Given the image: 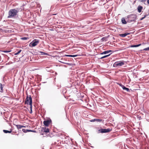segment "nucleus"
Returning a JSON list of instances; mask_svg holds the SVG:
<instances>
[{"label":"nucleus","mask_w":149,"mask_h":149,"mask_svg":"<svg viewBox=\"0 0 149 149\" xmlns=\"http://www.w3.org/2000/svg\"><path fill=\"white\" fill-rule=\"evenodd\" d=\"M112 130L111 129H101L98 130V133H104L109 132Z\"/></svg>","instance_id":"6"},{"label":"nucleus","mask_w":149,"mask_h":149,"mask_svg":"<svg viewBox=\"0 0 149 149\" xmlns=\"http://www.w3.org/2000/svg\"><path fill=\"white\" fill-rule=\"evenodd\" d=\"M25 104H31L32 103V100L31 96L29 95V96H27L26 99Z\"/></svg>","instance_id":"5"},{"label":"nucleus","mask_w":149,"mask_h":149,"mask_svg":"<svg viewBox=\"0 0 149 149\" xmlns=\"http://www.w3.org/2000/svg\"><path fill=\"white\" fill-rule=\"evenodd\" d=\"M119 85L123 88L124 90H126L127 92L129 91V89L125 87L124 85L121 84H119Z\"/></svg>","instance_id":"8"},{"label":"nucleus","mask_w":149,"mask_h":149,"mask_svg":"<svg viewBox=\"0 0 149 149\" xmlns=\"http://www.w3.org/2000/svg\"><path fill=\"white\" fill-rule=\"evenodd\" d=\"M141 44H138V45H132L130 47H138L139 46H140L141 45Z\"/></svg>","instance_id":"14"},{"label":"nucleus","mask_w":149,"mask_h":149,"mask_svg":"<svg viewBox=\"0 0 149 149\" xmlns=\"http://www.w3.org/2000/svg\"><path fill=\"white\" fill-rule=\"evenodd\" d=\"M32 109H31V111L30 112V113H32Z\"/></svg>","instance_id":"35"},{"label":"nucleus","mask_w":149,"mask_h":149,"mask_svg":"<svg viewBox=\"0 0 149 149\" xmlns=\"http://www.w3.org/2000/svg\"><path fill=\"white\" fill-rule=\"evenodd\" d=\"M39 40L36 39H34L29 44V46L31 47H35L39 43Z\"/></svg>","instance_id":"2"},{"label":"nucleus","mask_w":149,"mask_h":149,"mask_svg":"<svg viewBox=\"0 0 149 149\" xmlns=\"http://www.w3.org/2000/svg\"><path fill=\"white\" fill-rule=\"evenodd\" d=\"M65 56H67L70 57V55H65Z\"/></svg>","instance_id":"34"},{"label":"nucleus","mask_w":149,"mask_h":149,"mask_svg":"<svg viewBox=\"0 0 149 149\" xmlns=\"http://www.w3.org/2000/svg\"><path fill=\"white\" fill-rule=\"evenodd\" d=\"M22 131L24 132V133H26L27 132V130H25V129H23L22 130Z\"/></svg>","instance_id":"23"},{"label":"nucleus","mask_w":149,"mask_h":149,"mask_svg":"<svg viewBox=\"0 0 149 149\" xmlns=\"http://www.w3.org/2000/svg\"><path fill=\"white\" fill-rule=\"evenodd\" d=\"M146 17V16H145L144 17H142L141 19V20H142L143 19H144Z\"/></svg>","instance_id":"33"},{"label":"nucleus","mask_w":149,"mask_h":149,"mask_svg":"<svg viewBox=\"0 0 149 149\" xmlns=\"http://www.w3.org/2000/svg\"><path fill=\"white\" fill-rule=\"evenodd\" d=\"M21 39L23 40H26L28 39V38L26 37L22 38Z\"/></svg>","instance_id":"21"},{"label":"nucleus","mask_w":149,"mask_h":149,"mask_svg":"<svg viewBox=\"0 0 149 149\" xmlns=\"http://www.w3.org/2000/svg\"><path fill=\"white\" fill-rule=\"evenodd\" d=\"M3 85L2 84H0V89L1 90V92H2L3 91Z\"/></svg>","instance_id":"16"},{"label":"nucleus","mask_w":149,"mask_h":149,"mask_svg":"<svg viewBox=\"0 0 149 149\" xmlns=\"http://www.w3.org/2000/svg\"><path fill=\"white\" fill-rule=\"evenodd\" d=\"M15 126L18 129H20L22 127H26L25 126H22L20 125H16Z\"/></svg>","instance_id":"9"},{"label":"nucleus","mask_w":149,"mask_h":149,"mask_svg":"<svg viewBox=\"0 0 149 149\" xmlns=\"http://www.w3.org/2000/svg\"><path fill=\"white\" fill-rule=\"evenodd\" d=\"M121 22L123 24H126L127 23V22L125 20L124 18L123 17L121 19Z\"/></svg>","instance_id":"12"},{"label":"nucleus","mask_w":149,"mask_h":149,"mask_svg":"<svg viewBox=\"0 0 149 149\" xmlns=\"http://www.w3.org/2000/svg\"><path fill=\"white\" fill-rule=\"evenodd\" d=\"M18 12V11L15 9L10 10L8 12V18H13L15 17Z\"/></svg>","instance_id":"1"},{"label":"nucleus","mask_w":149,"mask_h":149,"mask_svg":"<svg viewBox=\"0 0 149 149\" xmlns=\"http://www.w3.org/2000/svg\"><path fill=\"white\" fill-rule=\"evenodd\" d=\"M10 51H3V52L5 53H7V52H9Z\"/></svg>","instance_id":"26"},{"label":"nucleus","mask_w":149,"mask_h":149,"mask_svg":"<svg viewBox=\"0 0 149 149\" xmlns=\"http://www.w3.org/2000/svg\"><path fill=\"white\" fill-rule=\"evenodd\" d=\"M144 51H149V47L144 48L143 49Z\"/></svg>","instance_id":"22"},{"label":"nucleus","mask_w":149,"mask_h":149,"mask_svg":"<svg viewBox=\"0 0 149 149\" xmlns=\"http://www.w3.org/2000/svg\"><path fill=\"white\" fill-rule=\"evenodd\" d=\"M139 1L140 2H143L146 1V0H139Z\"/></svg>","instance_id":"24"},{"label":"nucleus","mask_w":149,"mask_h":149,"mask_svg":"<svg viewBox=\"0 0 149 149\" xmlns=\"http://www.w3.org/2000/svg\"><path fill=\"white\" fill-rule=\"evenodd\" d=\"M128 19L127 22H134L136 20V16L135 15H131L128 16Z\"/></svg>","instance_id":"3"},{"label":"nucleus","mask_w":149,"mask_h":149,"mask_svg":"<svg viewBox=\"0 0 149 149\" xmlns=\"http://www.w3.org/2000/svg\"><path fill=\"white\" fill-rule=\"evenodd\" d=\"M3 132H4V133H11L12 131H8V130H3Z\"/></svg>","instance_id":"15"},{"label":"nucleus","mask_w":149,"mask_h":149,"mask_svg":"<svg viewBox=\"0 0 149 149\" xmlns=\"http://www.w3.org/2000/svg\"><path fill=\"white\" fill-rule=\"evenodd\" d=\"M142 9V7L141 6H139L138 7V11L140 13Z\"/></svg>","instance_id":"13"},{"label":"nucleus","mask_w":149,"mask_h":149,"mask_svg":"<svg viewBox=\"0 0 149 149\" xmlns=\"http://www.w3.org/2000/svg\"><path fill=\"white\" fill-rule=\"evenodd\" d=\"M31 132H36V131L35 130H31Z\"/></svg>","instance_id":"27"},{"label":"nucleus","mask_w":149,"mask_h":149,"mask_svg":"<svg viewBox=\"0 0 149 149\" xmlns=\"http://www.w3.org/2000/svg\"><path fill=\"white\" fill-rule=\"evenodd\" d=\"M43 55H47V54L46 53L43 52Z\"/></svg>","instance_id":"30"},{"label":"nucleus","mask_w":149,"mask_h":149,"mask_svg":"<svg viewBox=\"0 0 149 149\" xmlns=\"http://www.w3.org/2000/svg\"><path fill=\"white\" fill-rule=\"evenodd\" d=\"M21 51H22V50H20L19 51L17 52V53H16L15 54V55H18V54H19V53L21 52Z\"/></svg>","instance_id":"20"},{"label":"nucleus","mask_w":149,"mask_h":149,"mask_svg":"<svg viewBox=\"0 0 149 149\" xmlns=\"http://www.w3.org/2000/svg\"><path fill=\"white\" fill-rule=\"evenodd\" d=\"M27 132H31V130H27Z\"/></svg>","instance_id":"31"},{"label":"nucleus","mask_w":149,"mask_h":149,"mask_svg":"<svg viewBox=\"0 0 149 149\" xmlns=\"http://www.w3.org/2000/svg\"><path fill=\"white\" fill-rule=\"evenodd\" d=\"M130 34L129 33H125L124 34H119V35L120 36L122 37H125L126 36H127V35H128Z\"/></svg>","instance_id":"10"},{"label":"nucleus","mask_w":149,"mask_h":149,"mask_svg":"<svg viewBox=\"0 0 149 149\" xmlns=\"http://www.w3.org/2000/svg\"><path fill=\"white\" fill-rule=\"evenodd\" d=\"M44 132H49V129L48 128H45L44 130Z\"/></svg>","instance_id":"18"},{"label":"nucleus","mask_w":149,"mask_h":149,"mask_svg":"<svg viewBox=\"0 0 149 149\" xmlns=\"http://www.w3.org/2000/svg\"><path fill=\"white\" fill-rule=\"evenodd\" d=\"M91 121L92 122H94V121H95V119H93V120H91Z\"/></svg>","instance_id":"25"},{"label":"nucleus","mask_w":149,"mask_h":149,"mask_svg":"<svg viewBox=\"0 0 149 149\" xmlns=\"http://www.w3.org/2000/svg\"><path fill=\"white\" fill-rule=\"evenodd\" d=\"M51 123V120H47L44 121L43 122V123L46 126H48Z\"/></svg>","instance_id":"7"},{"label":"nucleus","mask_w":149,"mask_h":149,"mask_svg":"<svg viewBox=\"0 0 149 149\" xmlns=\"http://www.w3.org/2000/svg\"><path fill=\"white\" fill-rule=\"evenodd\" d=\"M70 57H74L76 56V55H70Z\"/></svg>","instance_id":"28"},{"label":"nucleus","mask_w":149,"mask_h":149,"mask_svg":"<svg viewBox=\"0 0 149 149\" xmlns=\"http://www.w3.org/2000/svg\"><path fill=\"white\" fill-rule=\"evenodd\" d=\"M111 50H108L104 51L102 52V53H101V54H107L109 53V52H111Z\"/></svg>","instance_id":"11"},{"label":"nucleus","mask_w":149,"mask_h":149,"mask_svg":"<svg viewBox=\"0 0 149 149\" xmlns=\"http://www.w3.org/2000/svg\"><path fill=\"white\" fill-rule=\"evenodd\" d=\"M110 55V54H109V55H105V56H103L102 57H101L100 59H103V58H106L107 57L109 56Z\"/></svg>","instance_id":"17"},{"label":"nucleus","mask_w":149,"mask_h":149,"mask_svg":"<svg viewBox=\"0 0 149 149\" xmlns=\"http://www.w3.org/2000/svg\"><path fill=\"white\" fill-rule=\"evenodd\" d=\"M63 63H65V64H68V63H63Z\"/></svg>","instance_id":"37"},{"label":"nucleus","mask_w":149,"mask_h":149,"mask_svg":"<svg viewBox=\"0 0 149 149\" xmlns=\"http://www.w3.org/2000/svg\"><path fill=\"white\" fill-rule=\"evenodd\" d=\"M29 104L30 105L31 109H32V103L31 104Z\"/></svg>","instance_id":"29"},{"label":"nucleus","mask_w":149,"mask_h":149,"mask_svg":"<svg viewBox=\"0 0 149 149\" xmlns=\"http://www.w3.org/2000/svg\"><path fill=\"white\" fill-rule=\"evenodd\" d=\"M125 64L123 61H117L115 62L113 64V66L116 67L118 66H120L123 65Z\"/></svg>","instance_id":"4"},{"label":"nucleus","mask_w":149,"mask_h":149,"mask_svg":"<svg viewBox=\"0 0 149 149\" xmlns=\"http://www.w3.org/2000/svg\"><path fill=\"white\" fill-rule=\"evenodd\" d=\"M147 2V3L149 4V0H148Z\"/></svg>","instance_id":"36"},{"label":"nucleus","mask_w":149,"mask_h":149,"mask_svg":"<svg viewBox=\"0 0 149 149\" xmlns=\"http://www.w3.org/2000/svg\"><path fill=\"white\" fill-rule=\"evenodd\" d=\"M39 53L40 54H42L43 55V52H39Z\"/></svg>","instance_id":"32"},{"label":"nucleus","mask_w":149,"mask_h":149,"mask_svg":"<svg viewBox=\"0 0 149 149\" xmlns=\"http://www.w3.org/2000/svg\"><path fill=\"white\" fill-rule=\"evenodd\" d=\"M102 121V119H95V121H96L97 122H101Z\"/></svg>","instance_id":"19"}]
</instances>
